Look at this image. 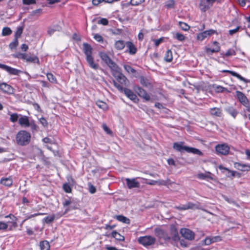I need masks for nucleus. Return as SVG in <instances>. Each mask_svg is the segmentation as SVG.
Here are the masks:
<instances>
[{
  "mask_svg": "<svg viewBox=\"0 0 250 250\" xmlns=\"http://www.w3.org/2000/svg\"><path fill=\"white\" fill-rule=\"evenodd\" d=\"M140 83L143 86L146 87H151L152 86L149 79L144 76L140 77Z\"/></svg>",
  "mask_w": 250,
  "mask_h": 250,
  "instance_id": "23",
  "label": "nucleus"
},
{
  "mask_svg": "<svg viewBox=\"0 0 250 250\" xmlns=\"http://www.w3.org/2000/svg\"><path fill=\"white\" fill-rule=\"evenodd\" d=\"M89 191L90 193L93 194L96 191V188L91 183H88Z\"/></svg>",
  "mask_w": 250,
  "mask_h": 250,
  "instance_id": "55",
  "label": "nucleus"
},
{
  "mask_svg": "<svg viewBox=\"0 0 250 250\" xmlns=\"http://www.w3.org/2000/svg\"><path fill=\"white\" fill-rule=\"evenodd\" d=\"M12 30L9 27H4L2 31V36H9L12 33Z\"/></svg>",
  "mask_w": 250,
  "mask_h": 250,
  "instance_id": "39",
  "label": "nucleus"
},
{
  "mask_svg": "<svg viewBox=\"0 0 250 250\" xmlns=\"http://www.w3.org/2000/svg\"><path fill=\"white\" fill-rule=\"evenodd\" d=\"M221 72L223 73H229L232 76L237 78L239 80H243V77L238 73H236V72L228 70H223Z\"/></svg>",
  "mask_w": 250,
  "mask_h": 250,
  "instance_id": "34",
  "label": "nucleus"
},
{
  "mask_svg": "<svg viewBox=\"0 0 250 250\" xmlns=\"http://www.w3.org/2000/svg\"><path fill=\"white\" fill-rule=\"evenodd\" d=\"M29 126L31 127V130H32V131H33L34 130L37 131V130H38V126L35 123V122L34 121H32L30 122Z\"/></svg>",
  "mask_w": 250,
  "mask_h": 250,
  "instance_id": "53",
  "label": "nucleus"
},
{
  "mask_svg": "<svg viewBox=\"0 0 250 250\" xmlns=\"http://www.w3.org/2000/svg\"><path fill=\"white\" fill-rule=\"evenodd\" d=\"M0 68L6 71L9 74L18 76L22 72V71L11 67L5 64L0 63Z\"/></svg>",
  "mask_w": 250,
  "mask_h": 250,
  "instance_id": "11",
  "label": "nucleus"
},
{
  "mask_svg": "<svg viewBox=\"0 0 250 250\" xmlns=\"http://www.w3.org/2000/svg\"><path fill=\"white\" fill-rule=\"evenodd\" d=\"M111 235L116 240L119 241H124L125 240V237L115 230L112 232Z\"/></svg>",
  "mask_w": 250,
  "mask_h": 250,
  "instance_id": "28",
  "label": "nucleus"
},
{
  "mask_svg": "<svg viewBox=\"0 0 250 250\" xmlns=\"http://www.w3.org/2000/svg\"><path fill=\"white\" fill-rule=\"evenodd\" d=\"M63 189L66 193H70V192H71V191H72L71 187L67 183L63 184Z\"/></svg>",
  "mask_w": 250,
  "mask_h": 250,
  "instance_id": "48",
  "label": "nucleus"
},
{
  "mask_svg": "<svg viewBox=\"0 0 250 250\" xmlns=\"http://www.w3.org/2000/svg\"><path fill=\"white\" fill-rule=\"evenodd\" d=\"M184 144L185 143L184 142L174 143L173 145V148L176 151L181 153L187 152L188 153L196 154L199 156L203 155V152L200 150L194 147L184 146Z\"/></svg>",
  "mask_w": 250,
  "mask_h": 250,
  "instance_id": "1",
  "label": "nucleus"
},
{
  "mask_svg": "<svg viewBox=\"0 0 250 250\" xmlns=\"http://www.w3.org/2000/svg\"><path fill=\"white\" fill-rule=\"evenodd\" d=\"M24 60H25L28 62L36 63L39 65L40 64V61L38 57L34 55L30 56L28 54H27V56L25 57Z\"/></svg>",
  "mask_w": 250,
  "mask_h": 250,
  "instance_id": "20",
  "label": "nucleus"
},
{
  "mask_svg": "<svg viewBox=\"0 0 250 250\" xmlns=\"http://www.w3.org/2000/svg\"><path fill=\"white\" fill-rule=\"evenodd\" d=\"M19 43L18 40L17 39H14L13 42H11L9 44V47L11 49H15L18 46Z\"/></svg>",
  "mask_w": 250,
  "mask_h": 250,
  "instance_id": "44",
  "label": "nucleus"
},
{
  "mask_svg": "<svg viewBox=\"0 0 250 250\" xmlns=\"http://www.w3.org/2000/svg\"><path fill=\"white\" fill-rule=\"evenodd\" d=\"M83 52L86 55V60L89 66L94 69L97 70L100 68L99 64L94 62V58L92 56V47L87 43H83Z\"/></svg>",
  "mask_w": 250,
  "mask_h": 250,
  "instance_id": "2",
  "label": "nucleus"
},
{
  "mask_svg": "<svg viewBox=\"0 0 250 250\" xmlns=\"http://www.w3.org/2000/svg\"><path fill=\"white\" fill-rule=\"evenodd\" d=\"M216 34L218 35V33L216 30H215L214 29H209L208 30H206L204 31H203L201 33H199L197 35L196 39L198 41L202 42L204 40H205L206 38H207L208 36H210L213 34Z\"/></svg>",
  "mask_w": 250,
  "mask_h": 250,
  "instance_id": "8",
  "label": "nucleus"
},
{
  "mask_svg": "<svg viewBox=\"0 0 250 250\" xmlns=\"http://www.w3.org/2000/svg\"><path fill=\"white\" fill-rule=\"evenodd\" d=\"M236 95L239 101L245 107H248L249 104V101L245 94L239 91L236 92Z\"/></svg>",
  "mask_w": 250,
  "mask_h": 250,
  "instance_id": "15",
  "label": "nucleus"
},
{
  "mask_svg": "<svg viewBox=\"0 0 250 250\" xmlns=\"http://www.w3.org/2000/svg\"><path fill=\"white\" fill-rule=\"evenodd\" d=\"M114 218L115 219H116L119 221L123 222L126 224H130L129 219L122 215H116L114 217Z\"/></svg>",
  "mask_w": 250,
  "mask_h": 250,
  "instance_id": "27",
  "label": "nucleus"
},
{
  "mask_svg": "<svg viewBox=\"0 0 250 250\" xmlns=\"http://www.w3.org/2000/svg\"><path fill=\"white\" fill-rule=\"evenodd\" d=\"M134 90L137 93V94L141 98H143L146 101H148L150 99L149 94L146 91L139 86H135Z\"/></svg>",
  "mask_w": 250,
  "mask_h": 250,
  "instance_id": "10",
  "label": "nucleus"
},
{
  "mask_svg": "<svg viewBox=\"0 0 250 250\" xmlns=\"http://www.w3.org/2000/svg\"><path fill=\"white\" fill-rule=\"evenodd\" d=\"M102 127L104 130L108 134H111L112 133V131L105 124L102 125Z\"/></svg>",
  "mask_w": 250,
  "mask_h": 250,
  "instance_id": "52",
  "label": "nucleus"
},
{
  "mask_svg": "<svg viewBox=\"0 0 250 250\" xmlns=\"http://www.w3.org/2000/svg\"><path fill=\"white\" fill-rule=\"evenodd\" d=\"M19 119V115L17 113H12L10 115V121L13 123L16 122Z\"/></svg>",
  "mask_w": 250,
  "mask_h": 250,
  "instance_id": "46",
  "label": "nucleus"
},
{
  "mask_svg": "<svg viewBox=\"0 0 250 250\" xmlns=\"http://www.w3.org/2000/svg\"><path fill=\"white\" fill-rule=\"evenodd\" d=\"M124 67L125 69L129 73L134 74L136 72L133 68L129 65L124 64Z\"/></svg>",
  "mask_w": 250,
  "mask_h": 250,
  "instance_id": "38",
  "label": "nucleus"
},
{
  "mask_svg": "<svg viewBox=\"0 0 250 250\" xmlns=\"http://www.w3.org/2000/svg\"><path fill=\"white\" fill-rule=\"evenodd\" d=\"M156 235L161 239H163L166 241L170 240L171 238L168 234L163 230L161 229H156L155 230Z\"/></svg>",
  "mask_w": 250,
  "mask_h": 250,
  "instance_id": "17",
  "label": "nucleus"
},
{
  "mask_svg": "<svg viewBox=\"0 0 250 250\" xmlns=\"http://www.w3.org/2000/svg\"><path fill=\"white\" fill-rule=\"evenodd\" d=\"M234 167L237 169L245 171L250 170V165L244 164L239 162H235L234 163Z\"/></svg>",
  "mask_w": 250,
  "mask_h": 250,
  "instance_id": "19",
  "label": "nucleus"
},
{
  "mask_svg": "<svg viewBox=\"0 0 250 250\" xmlns=\"http://www.w3.org/2000/svg\"><path fill=\"white\" fill-rule=\"evenodd\" d=\"M99 56L102 60L106 64L112 71H118L119 70V66L111 59L107 54L104 52H100Z\"/></svg>",
  "mask_w": 250,
  "mask_h": 250,
  "instance_id": "5",
  "label": "nucleus"
},
{
  "mask_svg": "<svg viewBox=\"0 0 250 250\" xmlns=\"http://www.w3.org/2000/svg\"><path fill=\"white\" fill-rule=\"evenodd\" d=\"M186 206L187 209H195L198 208V206L197 204H194L192 202H188L187 204H186Z\"/></svg>",
  "mask_w": 250,
  "mask_h": 250,
  "instance_id": "40",
  "label": "nucleus"
},
{
  "mask_svg": "<svg viewBox=\"0 0 250 250\" xmlns=\"http://www.w3.org/2000/svg\"><path fill=\"white\" fill-rule=\"evenodd\" d=\"M209 113L212 116L217 117H221L222 115L221 109L218 107L210 108Z\"/></svg>",
  "mask_w": 250,
  "mask_h": 250,
  "instance_id": "24",
  "label": "nucleus"
},
{
  "mask_svg": "<svg viewBox=\"0 0 250 250\" xmlns=\"http://www.w3.org/2000/svg\"><path fill=\"white\" fill-rule=\"evenodd\" d=\"M212 44L215 46L213 48H210L207 47H205V51L208 55H211L213 53L219 52L220 50L221 47L218 42L214 41L212 42Z\"/></svg>",
  "mask_w": 250,
  "mask_h": 250,
  "instance_id": "14",
  "label": "nucleus"
},
{
  "mask_svg": "<svg viewBox=\"0 0 250 250\" xmlns=\"http://www.w3.org/2000/svg\"><path fill=\"white\" fill-rule=\"evenodd\" d=\"M23 31V27H19L17 28V30L15 34V39H17L18 40V38H19L21 35Z\"/></svg>",
  "mask_w": 250,
  "mask_h": 250,
  "instance_id": "42",
  "label": "nucleus"
},
{
  "mask_svg": "<svg viewBox=\"0 0 250 250\" xmlns=\"http://www.w3.org/2000/svg\"><path fill=\"white\" fill-rule=\"evenodd\" d=\"M6 218L7 217H10L12 220V222H11V224L12 225V226L14 227V228L16 227L17 226V222H16V217L14 215H12V214H9L8 215H7L6 216Z\"/></svg>",
  "mask_w": 250,
  "mask_h": 250,
  "instance_id": "45",
  "label": "nucleus"
},
{
  "mask_svg": "<svg viewBox=\"0 0 250 250\" xmlns=\"http://www.w3.org/2000/svg\"><path fill=\"white\" fill-rule=\"evenodd\" d=\"M31 134L26 130L19 131L16 136V143L20 146H26L30 143Z\"/></svg>",
  "mask_w": 250,
  "mask_h": 250,
  "instance_id": "3",
  "label": "nucleus"
},
{
  "mask_svg": "<svg viewBox=\"0 0 250 250\" xmlns=\"http://www.w3.org/2000/svg\"><path fill=\"white\" fill-rule=\"evenodd\" d=\"M145 0H130V1L127 3V6H129L130 5L137 6L145 2Z\"/></svg>",
  "mask_w": 250,
  "mask_h": 250,
  "instance_id": "36",
  "label": "nucleus"
},
{
  "mask_svg": "<svg viewBox=\"0 0 250 250\" xmlns=\"http://www.w3.org/2000/svg\"><path fill=\"white\" fill-rule=\"evenodd\" d=\"M125 44L123 41L119 40L116 41L115 43V47L117 50H122L124 48Z\"/></svg>",
  "mask_w": 250,
  "mask_h": 250,
  "instance_id": "33",
  "label": "nucleus"
},
{
  "mask_svg": "<svg viewBox=\"0 0 250 250\" xmlns=\"http://www.w3.org/2000/svg\"><path fill=\"white\" fill-rule=\"evenodd\" d=\"M175 208H176L179 210H185L187 209L186 204L176 206L175 207Z\"/></svg>",
  "mask_w": 250,
  "mask_h": 250,
  "instance_id": "63",
  "label": "nucleus"
},
{
  "mask_svg": "<svg viewBox=\"0 0 250 250\" xmlns=\"http://www.w3.org/2000/svg\"><path fill=\"white\" fill-rule=\"evenodd\" d=\"M114 86L116 87L118 90L123 92H124L125 94L131 101L134 103H137L139 101L137 96L133 93V92L130 89L127 88H123L122 85L118 83L116 81L113 80L112 82Z\"/></svg>",
  "mask_w": 250,
  "mask_h": 250,
  "instance_id": "4",
  "label": "nucleus"
},
{
  "mask_svg": "<svg viewBox=\"0 0 250 250\" xmlns=\"http://www.w3.org/2000/svg\"><path fill=\"white\" fill-rule=\"evenodd\" d=\"M179 25L180 28L184 31H187L189 29V26L185 22L182 21L179 22Z\"/></svg>",
  "mask_w": 250,
  "mask_h": 250,
  "instance_id": "37",
  "label": "nucleus"
},
{
  "mask_svg": "<svg viewBox=\"0 0 250 250\" xmlns=\"http://www.w3.org/2000/svg\"><path fill=\"white\" fill-rule=\"evenodd\" d=\"M125 181L127 187L129 189L139 188L140 187V183L136 181V178H126Z\"/></svg>",
  "mask_w": 250,
  "mask_h": 250,
  "instance_id": "16",
  "label": "nucleus"
},
{
  "mask_svg": "<svg viewBox=\"0 0 250 250\" xmlns=\"http://www.w3.org/2000/svg\"><path fill=\"white\" fill-rule=\"evenodd\" d=\"M0 90L5 94H12L14 93V89L10 85L6 83L0 82Z\"/></svg>",
  "mask_w": 250,
  "mask_h": 250,
  "instance_id": "13",
  "label": "nucleus"
},
{
  "mask_svg": "<svg viewBox=\"0 0 250 250\" xmlns=\"http://www.w3.org/2000/svg\"><path fill=\"white\" fill-rule=\"evenodd\" d=\"M7 227L8 225L6 223L0 221V230H5Z\"/></svg>",
  "mask_w": 250,
  "mask_h": 250,
  "instance_id": "62",
  "label": "nucleus"
},
{
  "mask_svg": "<svg viewBox=\"0 0 250 250\" xmlns=\"http://www.w3.org/2000/svg\"><path fill=\"white\" fill-rule=\"evenodd\" d=\"M40 246L41 250H50V244L47 241L41 242Z\"/></svg>",
  "mask_w": 250,
  "mask_h": 250,
  "instance_id": "31",
  "label": "nucleus"
},
{
  "mask_svg": "<svg viewBox=\"0 0 250 250\" xmlns=\"http://www.w3.org/2000/svg\"><path fill=\"white\" fill-rule=\"evenodd\" d=\"M164 38L163 37L159 39L154 40L155 45L156 46H158L160 43H161L162 42H164Z\"/></svg>",
  "mask_w": 250,
  "mask_h": 250,
  "instance_id": "60",
  "label": "nucleus"
},
{
  "mask_svg": "<svg viewBox=\"0 0 250 250\" xmlns=\"http://www.w3.org/2000/svg\"><path fill=\"white\" fill-rule=\"evenodd\" d=\"M236 52L235 51L232 49H229L227 50V51L226 52V53L224 54V56L226 57H229L230 56L235 55Z\"/></svg>",
  "mask_w": 250,
  "mask_h": 250,
  "instance_id": "51",
  "label": "nucleus"
},
{
  "mask_svg": "<svg viewBox=\"0 0 250 250\" xmlns=\"http://www.w3.org/2000/svg\"><path fill=\"white\" fill-rule=\"evenodd\" d=\"M55 220L54 215L51 216H47L43 219L44 221L46 224H50L54 221Z\"/></svg>",
  "mask_w": 250,
  "mask_h": 250,
  "instance_id": "41",
  "label": "nucleus"
},
{
  "mask_svg": "<svg viewBox=\"0 0 250 250\" xmlns=\"http://www.w3.org/2000/svg\"><path fill=\"white\" fill-rule=\"evenodd\" d=\"M96 105L104 111H106L108 109L107 104L102 101H98L96 102Z\"/></svg>",
  "mask_w": 250,
  "mask_h": 250,
  "instance_id": "32",
  "label": "nucleus"
},
{
  "mask_svg": "<svg viewBox=\"0 0 250 250\" xmlns=\"http://www.w3.org/2000/svg\"><path fill=\"white\" fill-rule=\"evenodd\" d=\"M138 242L145 247H148L153 245L156 241L155 238L150 235L141 236L138 238Z\"/></svg>",
  "mask_w": 250,
  "mask_h": 250,
  "instance_id": "7",
  "label": "nucleus"
},
{
  "mask_svg": "<svg viewBox=\"0 0 250 250\" xmlns=\"http://www.w3.org/2000/svg\"><path fill=\"white\" fill-rule=\"evenodd\" d=\"M23 4L30 5L32 4H35L36 3V0H22Z\"/></svg>",
  "mask_w": 250,
  "mask_h": 250,
  "instance_id": "58",
  "label": "nucleus"
},
{
  "mask_svg": "<svg viewBox=\"0 0 250 250\" xmlns=\"http://www.w3.org/2000/svg\"><path fill=\"white\" fill-rule=\"evenodd\" d=\"M125 45L128 48V52L130 55H134L137 52V48L131 42H126Z\"/></svg>",
  "mask_w": 250,
  "mask_h": 250,
  "instance_id": "22",
  "label": "nucleus"
},
{
  "mask_svg": "<svg viewBox=\"0 0 250 250\" xmlns=\"http://www.w3.org/2000/svg\"><path fill=\"white\" fill-rule=\"evenodd\" d=\"M230 148L229 146L225 144H219L215 146V150L217 154L227 155L229 152Z\"/></svg>",
  "mask_w": 250,
  "mask_h": 250,
  "instance_id": "9",
  "label": "nucleus"
},
{
  "mask_svg": "<svg viewBox=\"0 0 250 250\" xmlns=\"http://www.w3.org/2000/svg\"><path fill=\"white\" fill-rule=\"evenodd\" d=\"M0 183L5 186L10 187L13 184V180L11 176L7 178H2L0 180Z\"/></svg>",
  "mask_w": 250,
  "mask_h": 250,
  "instance_id": "25",
  "label": "nucleus"
},
{
  "mask_svg": "<svg viewBox=\"0 0 250 250\" xmlns=\"http://www.w3.org/2000/svg\"><path fill=\"white\" fill-rule=\"evenodd\" d=\"M174 0H168L166 3V6L167 8H172L174 7Z\"/></svg>",
  "mask_w": 250,
  "mask_h": 250,
  "instance_id": "49",
  "label": "nucleus"
},
{
  "mask_svg": "<svg viewBox=\"0 0 250 250\" xmlns=\"http://www.w3.org/2000/svg\"><path fill=\"white\" fill-rule=\"evenodd\" d=\"M211 238L212 243L219 242L222 240L221 237L219 236H213Z\"/></svg>",
  "mask_w": 250,
  "mask_h": 250,
  "instance_id": "64",
  "label": "nucleus"
},
{
  "mask_svg": "<svg viewBox=\"0 0 250 250\" xmlns=\"http://www.w3.org/2000/svg\"><path fill=\"white\" fill-rule=\"evenodd\" d=\"M180 233L183 237L188 240H192L194 239V233L189 229L186 228L181 229Z\"/></svg>",
  "mask_w": 250,
  "mask_h": 250,
  "instance_id": "12",
  "label": "nucleus"
},
{
  "mask_svg": "<svg viewBox=\"0 0 250 250\" xmlns=\"http://www.w3.org/2000/svg\"><path fill=\"white\" fill-rule=\"evenodd\" d=\"M94 38L95 40H96L98 42H102L103 41V37L98 34H95L94 36Z\"/></svg>",
  "mask_w": 250,
  "mask_h": 250,
  "instance_id": "61",
  "label": "nucleus"
},
{
  "mask_svg": "<svg viewBox=\"0 0 250 250\" xmlns=\"http://www.w3.org/2000/svg\"><path fill=\"white\" fill-rule=\"evenodd\" d=\"M46 76L48 80L52 83H57V80L56 77L51 73H48L46 74Z\"/></svg>",
  "mask_w": 250,
  "mask_h": 250,
  "instance_id": "35",
  "label": "nucleus"
},
{
  "mask_svg": "<svg viewBox=\"0 0 250 250\" xmlns=\"http://www.w3.org/2000/svg\"><path fill=\"white\" fill-rule=\"evenodd\" d=\"M240 29H242V28L241 26H238L236 28H235L234 29L229 30V34L230 35L232 36L233 34H234L235 33H236V32H237Z\"/></svg>",
  "mask_w": 250,
  "mask_h": 250,
  "instance_id": "56",
  "label": "nucleus"
},
{
  "mask_svg": "<svg viewBox=\"0 0 250 250\" xmlns=\"http://www.w3.org/2000/svg\"><path fill=\"white\" fill-rule=\"evenodd\" d=\"M199 7L201 11L202 12H206L210 8L205 0H203L200 1Z\"/></svg>",
  "mask_w": 250,
  "mask_h": 250,
  "instance_id": "29",
  "label": "nucleus"
},
{
  "mask_svg": "<svg viewBox=\"0 0 250 250\" xmlns=\"http://www.w3.org/2000/svg\"><path fill=\"white\" fill-rule=\"evenodd\" d=\"M164 60L167 62H170L173 60L172 53L171 50H167L165 54Z\"/></svg>",
  "mask_w": 250,
  "mask_h": 250,
  "instance_id": "30",
  "label": "nucleus"
},
{
  "mask_svg": "<svg viewBox=\"0 0 250 250\" xmlns=\"http://www.w3.org/2000/svg\"><path fill=\"white\" fill-rule=\"evenodd\" d=\"M218 168L220 170H223V169H224L225 170H227L229 171V172H230L231 173V175L232 176L234 177L235 176V172L233 171H230V170H229L228 168H226V167H224L222 165H220L218 166Z\"/></svg>",
  "mask_w": 250,
  "mask_h": 250,
  "instance_id": "57",
  "label": "nucleus"
},
{
  "mask_svg": "<svg viewBox=\"0 0 250 250\" xmlns=\"http://www.w3.org/2000/svg\"><path fill=\"white\" fill-rule=\"evenodd\" d=\"M174 38L179 41H183L185 39V37L184 35L180 33H176Z\"/></svg>",
  "mask_w": 250,
  "mask_h": 250,
  "instance_id": "50",
  "label": "nucleus"
},
{
  "mask_svg": "<svg viewBox=\"0 0 250 250\" xmlns=\"http://www.w3.org/2000/svg\"><path fill=\"white\" fill-rule=\"evenodd\" d=\"M113 75L116 78L117 81L120 83V84L123 86H127L128 81L126 77L123 75L121 71V68L119 67V70L118 71H112Z\"/></svg>",
  "mask_w": 250,
  "mask_h": 250,
  "instance_id": "6",
  "label": "nucleus"
},
{
  "mask_svg": "<svg viewBox=\"0 0 250 250\" xmlns=\"http://www.w3.org/2000/svg\"><path fill=\"white\" fill-rule=\"evenodd\" d=\"M98 23L99 24H103L104 25H107L108 24V21L105 18H101L98 21Z\"/></svg>",
  "mask_w": 250,
  "mask_h": 250,
  "instance_id": "54",
  "label": "nucleus"
},
{
  "mask_svg": "<svg viewBox=\"0 0 250 250\" xmlns=\"http://www.w3.org/2000/svg\"><path fill=\"white\" fill-rule=\"evenodd\" d=\"M43 214H44V213H34V214H33L29 215H27L25 217V218L23 221V222H25L27 220L30 219L32 218H33V217H36V216H39V215H43Z\"/></svg>",
  "mask_w": 250,
  "mask_h": 250,
  "instance_id": "47",
  "label": "nucleus"
},
{
  "mask_svg": "<svg viewBox=\"0 0 250 250\" xmlns=\"http://www.w3.org/2000/svg\"><path fill=\"white\" fill-rule=\"evenodd\" d=\"M224 110L234 119L236 118L239 113L233 106L230 105L225 106Z\"/></svg>",
  "mask_w": 250,
  "mask_h": 250,
  "instance_id": "18",
  "label": "nucleus"
},
{
  "mask_svg": "<svg viewBox=\"0 0 250 250\" xmlns=\"http://www.w3.org/2000/svg\"><path fill=\"white\" fill-rule=\"evenodd\" d=\"M27 56L26 53H17L13 55V57L15 58L21 59L23 60H24L25 57Z\"/></svg>",
  "mask_w": 250,
  "mask_h": 250,
  "instance_id": "43",
  "label": "nucleus"
},
{
  "mask_svg": "<svg viewBox=\"0 0 250 250\" xmlns=\"http://www.w3.org/2000/svg\"><path fill=\"white\" fill-rule=\"evenodd\" d=\"M21 117L19 119V124L22 126L24 127H29V123L30 121L28 117L26 116H22L21 115Z\"/></svg>",
  "mask_w": 250,
  "mask_h": 250,
  "instance_id": "21",
  "label": "nucleus"
},
{
  "mask_svg": "<svg viewBox=\"0 0 250 250\" xmlns=\"http://www.w3.org/2000/svg\"><path fill=\"white\" fill-rule=\"evenodd\" d=\"M40 122L41 124L44 126V127H47L48 125V123L46 120L43 118L42 117L40 119Z\"/></svg>",
  "mask_w": 250,
  "mask_h": 250,
  "instance_id": "59",
  "label": "nucleus"
},
{
  "mask_svg": "<svg viewBox=\"0 0 250 250\" xmlns=\"http://www.w3.org/2000/svg\"><path fill=\"white\" fill-rule=\"evenodd\" d=\"M61 30L62 27L60 25L57 24L54 25L53 27H49L47 30V33L48 34L51 36L55 32L60 31Z\"/></svg>",
  "mask_w": 250,
  "mask_h": 250,
  "instance_id": "26",
  "label": "nucleus"
}]
</instances>
